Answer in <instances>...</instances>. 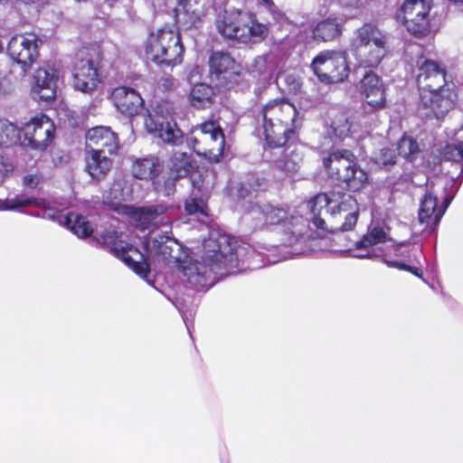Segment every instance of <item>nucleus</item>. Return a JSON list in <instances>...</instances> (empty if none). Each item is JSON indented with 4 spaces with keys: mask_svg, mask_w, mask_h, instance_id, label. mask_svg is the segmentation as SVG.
I'll return each mask as SVG.
<instances>
[{
    "mask_svg": "<svg viewBox=\"0 0 463 463\" xmlns=\"http://www.w3.org/2000/svg\"><path fill=\"white\" fill-rule=\"evenodd\" d=\"M118 147V135L109 127H96L86 136V150L112 155Z\"/></svg>",
    "mask_w": 463,
    "mask_h": 463,
    "instance_id": "20",
    "label": "nucleus"
},
{
    "mask_svg": "<svg viewBox=\"0 0 463 463\" xmlns=\"http://www.w3.org/2000/svg\"><path fill=\"white\" fill-rule=\"evenodd\" d=\"M210 71L225 85L236 82L240 73L232 56L226 52H213L209 58Z\"/></svg>",
    "mask_w": 463,
    "mask_h": 463,
    "instance_id": "21",
    "label": "nucleus"
},
{
    "mask_svg": "<svg viewBox=\"0 0 463 463\" xmlns=\"http://www.w3.org/2000/svg\"><path fill=\"white\" fill-rule=\"evenodd\" d=\"M164 165L156 156L136 158L131 165V173L136 179L154 181L161 175Z\"/></svg>",
    "mask_w": 463,
    "mask_h": 463,
    "instance_id": "26",
    "label": "nucleus"
},
{
    "mask_svg": "<svg viewBox=\"0 0 463 463\" xmlns=\"http://www.w3.org/2000/svg\"><path fill=\"white\" fill-rule=\"evenodd\" d=\"M298 115L295 105L284 98L269 100L256 115L261 121L267 146L282 148L281 155L273 163L278 170L287 174L297 173L302 161L295 126Z\"/></svg>",
    "mask_w": 463,
    "mask_h": 463,
    "instance_id": "1",
    "label": "nucleus"
},
{
    "mask_svg": "<svg viewBox=\"0 0 463 463\" xmlns=\"http://www.w3.org/2000/svg\"><path fill=\"white\" fill-rule=\"evenodd\" d=\"M446 67L431 59L418 62L416 84L419 90V109L427 118H443L458 101V89L447 80Z\"/></svg>",
    "mask_w": 463,
    "mask_h": 463,
    "instance_id": "2",
    "label": "nucleus"
},
{
    "mask_svg": "<svg viewBox=\"0 0 463 463\" xmlns=\"http://www.w3.org/2000/svg\"><path fill=\"white\" fill-rule=\"evenodd\" d=\"M109 99L117 110L127 117H133L141 112L144 99L141 94L134 88L118 86L109 95Z\"/></svg>",
    "mask_w": 463,
    "mask_h": 463,
    "instance_id": "19",
    "label": "nucleus"
},
{
    "mask_svg": "<svg viewBox=\"0 0 463 463\" xmlns=\"http://www.w3.org/2000/svg\"><path fill=\"white\" fill-rule=\"evenodd\" d=\"M311 68L320 82L335 84L345 81L350 67L345 51L324 50L312 60Z\"/></svg>",
    "mask_w": 463,
    "mask_h": 463,
    "instance_id": "10",
    "label": "nucleus"
},
{
    "mask_svg": "<svg viewBox=\"0 0 463 463\" xmlns=\"http://www.w3.org/2000/svg\"><path fill=\"white\" fill-rule=\"evenodd\" d=\"M404 251H401V247L396 249V255H403Z\"/></svg>",
    "mask_w": 463,
    "mask_h": 463,
    "instance_id": "53",
    "label": "nucleus"
},
{
    "mask_svg": "<svg viewBox=\"0 0 463 463\" xmlns=\"http://www.w3.org/2000/svg\"><path fill=\"white\" fill-rule=\"evenodd\" d=\"M21 131L27 146L43 151L55 137V125L48 116L41 113L26 122Z\"/></svg>",
    "mask_w": 463,
    "mask_h": 463,
    "instance_id": "17",
    "label": "nucleus"
},
{
    "mask_svg": "<svg viewBox=\"0 0 463 463\" xmlns=\"http://www.w3.org/2000/svg\"><path fill=\"white\" fill-rule=\"evenodd\" d=\"M40 178L36 175H27L24 177L23 184L31 189H35L39 184Z\"/></svg>",
    "mask_w": 463,
    "mask_h": 463,
    "instance_id": "46",
    "label": "nucleus"
},
{
    "mask_svg": "<svg viewBox=\"0 0 463 463\" xmlns=\"http://www.w3.org/2000/svg\"><path fill=\"white\" fill-rule=\"evenodd\" d=\"M177 87L176 80L173 76L162 78L158 82V90L164 93H170Z\"/></svg>",
    "mask_w": 463,
    "mask_h": 463,
    "instance_id": "41",
    "label": "nucleus"
},
{
    "mask_svg": "<svg viewBox=\"0 0 463 463\" xmlns=\"http://www.w3.org/2000/svg\"><path fill=\"white\" fill-rule=\"evenodd\" d=\"M96 240L99 244L107 247L115 257L121 260L137 275L143 279L148 277L150 273L148 257L132 244L122 245V241H118V234L116 231H105Z\"/></svg>",
    "mask_w": 463,
    "mask_h": 463,
    "instance_id": "11",
    "label": "nucleus"
},
{
    "mask_svg": "<svg viewBox=\"0 0 463 463\" xmlns=\"http://www.w3.org/2000/svg\"><path fill=\"white\" fill-rule=\"evenodd\" d=\"M431 6V0H403L396 15L410 34L420 39L430 33Z\"/></svg>",
    "mask_w": 463,
    "mask_h": 463,
    "instance_id": "12",
    "label": "nucleus"
},
{
    "mask_svg": "<svg viewBox=\"0 0 463 463\" xmlns=\"http://www.w3.org/2000/svg\"><path fill=\"white\" fill-rule=\"evenodd\" d=\"M440 155L442 161H452L463 165V141L456 145H446Z\"/></svg>",
    "mask_w": 463,
    "mask_h": 463,
    "instance_id": "37",
    "label": "nucleus"
},
{
    "mask_svg": "<svg viewBox=\"0 0 463 463\" xmlns=\"http://www.w3.org/2000/svg\"><path fill=\"white\" fill-rule=\"evenodd\" d=\"M397 151L399 156L409 162H413L417 159L420 149L416 139L404 134L397 143Z\"/></svg>",
    "mask_w": 463,
    "mask_h": 463,
    "instance_id": "32",
    "label": "nucleus"
},
{
    "mask_svg": "<svg viewBox=\"0 0 463 463\" xmlns=\"http://www.w3.org/2000/svg\"><path fill=\"white\" fill-rule=\"evenodd\" d=\"M48 217L52 220H59L60 222H63L67 229L80 239L90 238L94 232L87 217L77 213L70 212L65 216H62L61 213L58 212L53 214H48Z\"/></svg>",
    "mask_w": 463,
    "mask_h": 463,
    "instance_id": "23",
    "label": "nucleus"
},
{
    "mask_svg": "<svg viewBox=\"0 0 463 463\" xmlns=\"http://www.w3.org/2000/svg\"><path fill=\"white\" fill-rule=\"evenodd\" d=\"M322 165L331 184L350 194L364 191L369 185V174L364 169L354 153L338 148L322 159Z\"/></svg>",
    "mask_w": 463,
    "mask_h": 463,
    "instance_id": "4",
    "label": "nucleus"
},
{
    "mask_svg": "<svg viewBox=\"0 0 463 463\" xmlns=\"http://www.w3.org/2000/svg\"><path fill=\"white\" fill-rule=\"evenodd\" d=\"M156 110L160 113L174 114L175 112V105L174 100H163L156 105Z\"/></svg>",
    "mask_w": 463,
    "mask_h": 463,
    "instance_id": "45",
    "label": "nucleus"
},
{
    "mask_svg": "<svg viewBox=\"0 0 463 463\" xmlns=\"http://www.w3.org/2000/svg\"><path fill=\"white\" fill-rule=\"evenodd\" d=\"M383 261L389 268H394V269H398L400 270L408 271V272L413 274L417 278H422V276H423V271L421 269L412 266L411 264H408V263H405V262H402L400 260H384Z\"/></svg>",
    "mask_w": 463,
    "mask_h": 463,
    "instance_id": "39",
    "label": "nucleus"
},
{
    "mask_svg": "<svg viewBox=\"0 0 463 463\" xmlns=\"http://www.w3.org/2000/svg\"><path fill=\"white\" fill-rule=\"evenodd\" d=\"M346 192L332 193V197L338 196L339 201L334 198L330 205V232H349L355 227L359 217V205L357 200Z\"/></svg>",
    "mask_w": 463,
    "mask_h": 463,
    "instance_id": "15",
    "label": "nucleus"
},
{
    "mask_svg": "<svg viewBox=\"0 0 463 463\" xmlns=\"http://www.w3.org/2000/svg\"><path fill=\"white\" fill-rule=\"evenodd\" d=\"M146 128L149 133L157 136L162 141L170 145L182 143L183 133L179 128H175L171 123H157L152 118L146 120Z\"/></svg>",
    "mask_w": 463,
    "mask_h": 463,
    "instance_id": "28",
    "label": "nucleus"
},
{
    "mask_svg": "<svg viewBox=\"0 0 463 463\" xmlns=\"http://www.w3.org/2000/svg\"><path fill=\"white\" fill-rule=\"evenodd\" d=\"M207 198L205 196L193 194L185 200L184 210L188 214L201 213L207 216Z\"/></svg>",
    "mask_w": 463,
    "mask_h": 463,
    "instance_id": "35",
    "label": "nucleus"
},
{
    "mask_svg": "<svg viewBox=\"0 0 463 463\" xmlns=\"http://www.w3.org/2000/svg\"><path fill=\"white\" fill-rule=\"evenodd\" d=\"M334 203V198L329 196L326 193H320L312 197L307 202V206L311 214V222L314 226L321 231L323 233L330 232V220L328 223L321 218V213L324 209L330 213V205Z\"/></svg>",
    "mask_w": 463,
    "mask_h": 463,
    "instance_id": "24",
    "label": "nucleus"
},
{
    "mask_svg": "<svg viewBox=\"0 0 463 463\" xmlns=\"http://www.w3.org/2000/svg\"><path fill=\"white\" fill-rule=\"evenodd\" d=\"M174 12V29L180 32V28L184 30L196 27L201 22L200 12L193 8L191 0H179Z\"/></svg>",
    "mask_w": 463,
    "mask_h": 463,
    "instance_id": "27",
    "label": "nucleus"
},
{
    "mask_svg": "<svg viewBox=\"0 0 463 463\" xmlns=\"http://www.w3.org/2000/svg\"><path fill=\"white\" fill-rule=\"evenodd\" d=\"M42 39L34 33H24L13 36L7 52L12 60L21 66L23 72H27L39 58V47Z\"/></svg>",
    "mask_w": 463,
    "mask_h": 463,
    "instance_id": "16",
    "label": "nucleus"
},
{
    "mask_svg": "<svg viewBox=\"0 0 463 463\" xmlns=\"http://www.w3.org/2000/svg\"><path fill=\"white\" fill-rule=\"evenodd\" d=\"M260 213L263 225L282 227L285 233L288 235L289 245L298 241L303 226L302 217L294 214L288 204L266 203L260 207Z\"/></svg>",
    "mask_w": 463,
    "mask_h": 463,
    "instance_id": "14",
    "label": "nucleus"
},
{
    "mask_svg": "<svg viewBox=\"0 0 463 463\" xmlns=\"http://www.w3.org/2000/svg\"><path fill=\"white\" fill-rule=\"evenodd\" d=\"M355 257L357 258H364V257H368L369 256V251L367 250L366 253H363V254H356L354 255Z\"/></svg>",
    "mask_w": 463,
    "mask_h": 463,
    "instance_id": "52",
    "label": "nucleus"
},
{
    "mask_svg": "<svg viewBox=\"0 0 463 463\" xmlns=\"http://www.w3.org/2000/svg\"><path fill=\"white\" fill-rule=\"evenodd\" d=\"M238 267L235 247L229 238L221 235L205 245L203 262L191 263L184 268L187 282L196 290H203L213 284L216 276H225Z\"/></svg>",
    "mask_w": 463,
    "mask_h": 463,
    "instance_id": "3",
    "label": "nucleus"
},
{
    "mask_svg": "<svg viewBox=\"0 0 463 463\" xmlns=\"http://www.w3.org/2000/svg\"><path fill=\"white\" fill-rule=\"evenodd\" d=\"M181 179L180 177H176L175 175H171L167 177L158 176L152 183L155 189L157 192L163 193L165 195L173 194L175 191L176 181Z\"/></svg>",
    "mask_w": 463,
    "mask_h": 463,
    "instance_id": "36",
    "label": "nucleus"
},
{
    "mask_svg": "<svg viewBox=\"0 0 463 463\" xmlns=\"http://www.w3.org/2000/svg\"><path fill=\"white\" fill-rule=\"evenodd\" d=\"M108 154L86 150L85 170L90 177L99 182L106 178L112 168L113 162Z\"/></svg>",
    "mask_w": 463,
    "mask_h": 463,
    "instance_id": "25",
    "label": "nucleus"
},
{
    "mask_svg": "<svg viewBox=\"0 0 463 463\" xmlns=\"http://www.w3.org/2000/svg\"><path fill=\"white\" fill-rule=\"evenodd\" d=\"M339 2L345 6L360 8L364 5L366 0H339Z\"/></svg>",
    "mask_w": 463,
    "mask_h": 463,
    "instance_id": "48",
    "label": "nucleus"
},
{
    "mask_svg": "<svg viewBox=\"0 0 463 463\" xmlns=\"http://www.w3.org/2000/svg\"><path fill=\"white\" fill-rule=\"evenodd\" d=\"M26 3L28 4H37V5H41L43 3H44L46 0H24Z\"/></svg>",
    "mask_w": 463,
    "mask_h": 463,
    "instance_id": "51",
    "label": "nucleus"
},
{
    "mask_svg": "<svg viewBox=\"0 0 463 463\" xmlns=\"http://www.w3.org/2000/svg\"><path fill=\"white\" fill-rule=\"evenodd\" d=\"M451 202V198L447 197L443 200L441 206L439 207L437 215H436V223H439L445 213L448 206L449 205Z\"/></svg>",
    "mask_w": 463,
    "mask_h": 463,
    "instance_id": "47",
    "label": "nucleus"
},
{
    "mask_svg": "<svg viewBox=\"0 0 463 463\" xmlns=\"http://www.w3.org/2000/svg\"><path fill=\"white\" fill-rule=\"evenodd\" d=\"M217 33L226 41L254 46L266 40L268 24L261 23L252 11L224 10L215 19Z\"/></svg>",
    "mask_w": 463,
    "mask_h": 463,
    "instance_id": "5",
    "label": "nucleus"
},
{
    "mask_svg": "<svg viewBox=\"0 0 463 463\" xmlns=\"http://www.w3.org/2000/svg\"><path fill=\"white\" fill-rule=\"evenodd\" d=\"M214 97L215 92L212 86L199 82L191 89L188 100L190 105L196 109H204L213 105Z\"/></svg>",
    "mask_w": 463,
    "mask_h": 463,
    "instance_id": "29",
    "label": "nucleus"
},
{
    "mask_svg": "<svg viewBox=\"0 0 463 463\" xmlns=\"http://www.w3.org/2000/svg\"><path fill=\"white\" fill-rule=\"evenodd\" d=\"M83 54L74 67L73 86L83 93H92L103 83V50L100 44L92 43L84 47Z\"/></svg>",
    "mask_w": 463,
    "mask_h": 463,
    "instance_id": "8",
    "label": "nucleus"
},
{
    "mask_svg": "<svg viewBox=\"0 0 463 463\" xmlns=\"http://www.w3.org/2000/svg\"><path fill=\"white\" fill-rule=\"evenodd\" d=\"M193 194L209 197L208 186L204 184V179L202 175L193 180Z\"/></svg>",
    "mask_w": 463,
    "mask_h": 463,
    "instance_id": "42",
    "label": "nucleus"
},
{
    "mask_svg": "<svg viewBox=\"0 0 463 463\" xmlns=\"http://www.w3.org/2000/svg\"><path fill=\"white\" fill-rule=\"evenodd\" d=\"M387 241V233L383 228L380 226L369 229L367 233L355 242L356 250H367L368 248L376 244L385 242Z\"/></svg>",
    "mask_w": 463,
    "mask_h": 463,
    "instance_id": "33",
    "label": "nucleus"
},
{
    "mask_svg": "<svg viewBox=\"0 0 463 463\" xmlns=\"http://www.w3.org/2000/svg\"><path fill=\"white\" fill-rule=\"evenodd\" d=\"M406 252L408 253L407 261L410 262V263H411L414 260H416L417 255L420 254V249L418 247H414V246L412 248L409 249Z\"/></svg>",
    "mask_w": 463,
    "mask_h": 463,
    "instance_id": "49",
    "label": "nucleus"
},
{
    "mask_svg": "<svg viewBox=\"0 0 463 463\" xmlns=\"http://www.w3.org/2000/svg\"><path fill=\"white\" fill-rule=\"evenodd\" d=\"M249 185L255 192L265 191L268 188V180L264 177L252 178Z\"/></svg>",
    "mask_w": 463,
    "mask_h": 463,
    "instance_id": "44",
    "label": "nucleus"
},
{
    "mask_svg": "<svg viewBox=\"0 0 463 463\" xmlns=\"http://www.w3.org/2000/svg\"><path fill=\"white\" fill-rule=\"evenodd\" d=\"M32 204H37L40 205V203H37L36 198H20L19 196H16L13 199H6L5 201V208L7 210H15L20 207H25Z\"/></svg>",
    "mask_w": 463,
    "mask_h": 463,
    "instance_id": "40",
    "label": "nucleus"
},
{
    "mask_svg": "<svg viewBox=\"0 0 463 463\" xmlns=\"http://www.w3.org/2000/svg\"><path fill=\"white\" fill-rule=\"evenodd\" d=\"M168 169L171 175L176 177L184 178L189 175L193 169V160L186 152L176 151L173 153L168 162Z\"/></svg>",
    "mask_w": 463,
    "mask_h": 463,
    "instance_id": "30",
    "label": "nucleus"
},
{
    "mask_svg": "<svg viewBox=\"0 0 463 463\" xmlns=\"http://www.w3.org/2000/svg\"><path fill=\"white\" fill-rule=\"evenodd\" d=\"M343 18L330 14L317 22L311 29V38L317 43H330L338 40L344 31Z\"/></svg>",
    "mask_w": 463,
    "mask_h": 463,
    "instance_id": "22",
    "label": "nucleus"
},
{
    "mask_svg": "<svg viewBox=\"0 0 463 463\" xmlns=\"http://www.w3.org/2000/svg\"><path fill=\"white\" fill-rule=\"evenodd\" d=\"M449 1L456 3V4H463V0H449Z\"/></svg>",
    "mask_w": 463,
    "mask_h": 463,
    "instance_id": "54",
    "label": "nucleus"
},
{
    "mask_svg": "<svg viewBox=\"0 0 463 463\" xmlns=\"http://www.w3.org/2000/svg\"><path fill=\"white\" fill-rule=\"evenodd\" d=\"M188 143L197 155L218 163L224 153L225 136L217 121L208 120L192 128Z\"/></svg>",
    "mask_w": 463,
    "mask_h": 463,
    "instance_id": "9",
    "label": "nucleus"
},
{
    "mask_svg": "<svg viewBox=\"0 0 463 463\" xmlns=\"http://www.w3.org/2000/svg\"><path fill=\"white\" fill-rule=\"evenodd\" d=\"M16 129L14 125L7 121H0V146L8 147L15 143Z\"/></svg>",
    "mask_w": 463,
    "mask_h": 463,
    "instance_id": "38",
    "label": "nucleus"
},
{
    "mask_svg": "<svg viewBox=\"0 0 463 463\" xmlns=\"http://www.w3.org/2000/svg\"><path fill=\"white\" fill-rule=\"evenodd\" d=\"M380 159L383 165H393L396 163V156L391 148H383L380 154Z\"/></svg>",
    "mask_w": 463,
    "mask_h": 463,
    "instance_id": "43",
    "label": "nucleus"
},
{
    "mask_svg": "<svg viewBox=\"0 0 463 463\" xmlns=\"http://www.w3.org/2000/svg\"><path fill=\"white\" fill-rule=\"evenodd\" d=\"M438 198L431 192H426L420 200L418 219L420 223H429L433 219V225L437 226L436 215L438 212Z\"/></svg>",
    "mask_w": 463,
    "mask_h": 463,
    "instance_id": "31",
    "label": "nucleus"
},
{
    "mask_svg": "<svg viewBox=\"0 0 463 463\" xmlns=\"http://www.w3.org/2000/svg\"><path fill=\"white\" fill-rule=\"evenodd\" d=\"M58 71L51 66L39 67L33 73L31 92L34 99L52 101L57 95Z\"/></svg>",
    "mask_w": 463,
    "mask_h": 463,
    "instance_id": "18",
    "label": "nucleus"
},
{
    "mask_svg": "<svg viewBox=\"0 0 463 463\" xmlns=\"http://www.w3.org/2000/svg\"><path fill=\"white\" fill-rule=\"evenodd\" d=\"M350 52L359 68L376 69L388 52V36L372 22L358 27L350 41Z\"/></svg>",
    "mask_w": 463,
    "mask_h": 463,
    "instance_id": "6",
    "label": "nucleus"
},
{
    "mask_svg": "<svg viewBox=\"0 0 463 463\" xmlns=\"http://www.w3.org/2000/svg\"><path fill=\"white\" fill-rule=\"evenodd\" d=\"M145 54L157 65L175 67L181 64L184 46L180 32L167 25L151 32L145 43Z\"/></svg>",
    "mask_w": 463,
    "mask_h": 463,
    "instance_id": "7",
    "label": "nucleus"
},
{
    "mask_svg": "<svg viewBox=\"0 0 463 463\" xmlns=\"http://www.w3.org/2000/svg\"><path fill=\"white\" fill-rule=\"evenodd\" d=\"M259 3L263 4L267 7L274 5L273 0H257Z\"/></svg>",
    "mask_w": 463,
    "mask_h": 463,
    "instance_id": "50",
    "label": "nucleus"
},
{
    "mask_svg": "<svg viewBox=\"0 0 463 463\" xmlns=\"http://www.w3.org/2000/svg\"><path fill=\"white\" fill-rule=\"evenodd\" d=\"M357 90L363 100L361 109L364 116H371L387 107L386 86L373 71L364 73L357 84Z\"/></svg>",
    "mask_w": 463,
    "mask_h": 463,
    "instance_id": "13",
    "label": "nucleus"
},
{
    "mask_svg": "<svg viewBox=\"0 0 463 463\" xmlns=\"http://www.w3.org/2000/svg\"><path fill=\"white\" fill-rule=\"evenodd\" d=\"M167 206L164 204H156L137 208L135 215L137 216L138 220L143 223H151L157 216L165 213Z\"/></svg>",
    "mask_w": 463,
    "mask_h": 463,
    "instance_id": "34",
    "label": "nucleus"
}]
</instances>
